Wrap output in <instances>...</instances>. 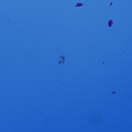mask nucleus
<instances>
[{"label": "nucleus", "mask_w": 132, "mask_h": 132, "mask_svg": "<svg viewBox=\"0 0 132 132\" xmlns=\"http://www.w3.org/2000/svg\"><path fill=\"white\" fill-rule=\"evenodd\" d=\"M112 22V21L111 20H109V26H111V23Z\"/></svg>", "instance_id": "f257e3e1"}, {"label": "nucleus", "mask_w": 132, "mask_h": 132, "mask_svg": "<svg viewBox=\"0 0 132 132\" xmlns=\"http://www.w3.org/2000/svg\"><path fill=\"white\" fill-rule=\"evenodd\" d=\"M77 5L78 6H82V4L81 3H79Z\"/></svg>", "instance_id": "f03ea898"}, {"label": "nucleus", "mask_w": 132, "mask_h": 132, "mask_svg": "<svg viewBox=\"0 0 132 132\" xmlns=\"http://www.w3.org/2000/svg\"><path fill=\"white\" fill-rule=\"evenodd\" d=\"M61 62V61H60L59 62V63H60Z\"/></svg>", "instance_id": "7ed1b4c3"}]
</instances>
